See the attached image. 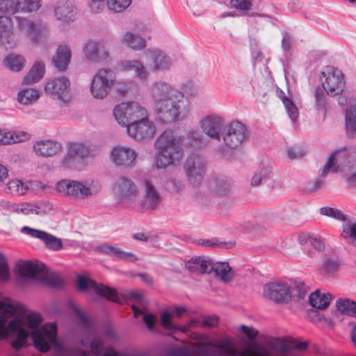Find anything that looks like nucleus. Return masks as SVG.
I'll list each match as a JSON object with an SVG mask.
<instances>
[{"label": "nucleus", "instance_id": "774afa93", "mask_svg": "<svg viewBox=\"0 0 356 356\" xmlns=\"http://www.w3.org/2000/svg\"><path fill=\"white\" fill-rule=\"evenodd\" d=\"M243 353V356H269L266 349L264 347H259L257 350L254 351L250 348H245Z\"/></svg>", "mask_w": 356, "mask_h": 356}, {"label": "nucleus", "instance_id": "4d7b16f0", "mask_svg": "<svg viewBox=\"0 0 356 356\" xmlns=\"http://www.w3.org/2000/svg\"><path fill=\"white\" fill-rule=\"evenodd\" d=\"M108 1V0H88V6L91 13L95 14L101 13L105 10Z\"/></svg>", "mask_w": 356, "mask_h": 356}, {"label": "nucleus", "instance_id": "4468645a", "mask_svg": "<svg viewBox=\"0 0 356 356\" xmlns=\"http://www.w3.org/2000/svg\"><path fill=\"white\" fill-rule=\"evenodd\" d=\"M264 296L277 303L288 302L291 298V287L284 282H269L264 286Z\"/></svg>", "mask_w": 356, "mask_h": 356}, {"label": "nucleus", "instance_id": "3c124183", "mask_svg": "<svg viewBox=\"0 0 356 356\" xmlns=\"http://www.w3.org/2000/svg\"><path fill=\"white\" fill-rule=\"evenodd\" d=\"M131 3V0H108V9L113 13H122Z\"/></svg>", "mask_w": 356, "mask_h": 356}, {"label": "nucleus", "instance_id": "393cba45", "mask_svg": "<svg viewBox=\"0 0 356 356\" xmlns=\"http://www.w3.org/2000/svg\"><path fill=\"white\" fill-rule=\"evenodd\" d=\"M43 264H34L30 261H24L17 264L16 270L18 275L25 279L38 281Z\"/></svg>", "mask_w": 356, "mask_h": 356}, {"label": "nucleus", "instance_id": "5fc2aeb1", "mask_svg": "<svg viewBox=\"0 0 356 356\" xmlns=\"http://www.w3.org/2000/svg\"><path fill=\"white\" fill-rule=\"evenodd\" d=\"M320 213L323 216L332 218L339 221L346 220V216L339 210L335 208L324 207L320 209Z\"/></svg>", "mask_w": 356, "mask_h": 356}, {"label": "nucleus", "instance_id": "58836bf2", "mask_svg": "<svg viewBox=\"0 0 356 356\" xmlns=\"http://www.w3.org/2000/svg\"><path fill=\"white\" fill-rule=\"evenodd\" d=\"M331 295L330 293L321 294L319 291L312 293L309 297L311 306L317 309H325L330 305Z\"/></svg>", "mask_w": 356, "mask_h": 356}, {"label": "nucleus", "instance_id": "a878e982", "mask_svg": "<svg viewBox=\"0 0 356 356\" xmlns=\"http://www.w3.org/2000/svg\"><path fill=\"white\" fill-rule=\"evenodd\" d=\"M101 43L95 40H88L83 47V54L88 60L99 62L102 59L106 58L107 52L101 50Z\"/></svg>", "mask_w": 356, "mask_h": 356}, {"label": "nucleus", "instance_id": "4c0bfd02", "mask_svg": "<svg viewBox=\"0 0 356 356\" xmlns=\"http://www.w3.org/2000/svg\"><path fill=\"white\" fill-rule=\"evenodd\" d=\"M38 282L46 286L56 288L60 287L63 283L60 277L56 273L49 272L44 265L42 268Z\"/></svg>", "mask_w": 356, "mask_h": 356}, {"label": "nucleus", "instance_id": "f704fd0d", "mask_svg": "<svg viewBox=\"0 0 356 356\" xmlns=\"http://www.w3.org/2000/svg\"><path fill=\"white\" fill-rule=\"evenodd\" d=\"M340 261L334 257H326L323 259L320 266V273L323 277H333L339 270Z\"/></svg>", "mask_w": 356, "mask_h": 356}, {"label": "nucleus", "instance_id": "6e6552de", "mask_svg": "<svg viewBox=\"0 0 356 356\" xmlns=\"http://www.w3.org/2000/svg\"><path fill=\"white\" fill-rule=\"evenodd\" d=\"M147 113V109L136 101L118 104L114 107L113 111L115 120L122 127H126L131 124V122H135L140 118H144V115L145 116Z\"/></svg>", "mask_w": 356, "mask_h": 356}, {"label": "nucleus", "instance_id": "2f4dec72", "mask_svg": "<svg viewBox=\"0 0 356 356\" xmlns=\"http://www.w3.org/2000/svg\"><path fill=\"white\" fill-rule=\"evenodd\" d=\"M40 97V92L36 88H24L17 95V102L23 106H30L35 104Z\"/></svg>", "mask_w": 356, "mask_h": 356}, {"label": "nucleus", "instance_id": "423d86ee", "mask_svg": "<svg viewBox=\"0 0 356 356\" xmlns=\"http://www.w3.org/2000/svg\"><path fill=\"white\" fill-rule=\"evenodd\" d=\"M56 189L65 196L75 199H84L99 193L102 186L92 180L78 181L63 179L57 182Z\"/></svg>", "mask_w": 356, "mask_h": 356}, {"label": "nucleus", "instance_id": "dca6fc26", "mask_svg": "<svg viewBox=\"0 0 356 356\" xmlns=\"http://www.w3.org/2000/svg\"><path fill=\"white\" fill-rule=\"evenodd\" d=\"M52 8L55 19L60 22L69 24L76 18L77 8L73 0H57Z\"/></svg>", "mask_w": 356, "mask_h": 356}, {"label": "nucleus", "instance_id": "72a5a7b5", "mask_svg": "<svg viewBox=\"0 0 356 356\" xmlns=\"http://www.w3.org/2000/svg\"><path fill=\"white\" fill-rule=\"evenodd\" d=\"M207 344L209 346L220 348V353L225 356H236L238 355L232 340L228 337L220 339L216 342L209 341Z\"/></svg>", "mask_w": 356, "mask_h": 356}, {"label": "nucleus", "instance_id": "37998d69", "mask_svg": "<svg viewBox=\"0 0 356 356\" xmlns=\"http://www.w3.org/2000/svg\"><path fill=\"white\" fill-rule=\"evenodd\" d=\"M289 342V340L284 338L270 337L267 341V345L277 353L286 354L291 349Z\"/></svg>", "mask_w": 356, "mask_h": 356}, {"label": "nucleus", "instance_id": "49530a36", "mask_svg": "<svg viewBox=\"0 0 356 356\" xmlns=\"http://www.w3.org/2000/svg\"><path fill=\"white\" fill-rule=\"evenodd\" d=\"M272 175V168L270 166H263L257 170L251 179V185L257 186L263 181L269 179Z\"/></svg>", "mask_w": 356, "mask_h": 356}, {"label": "nucleus", "instance_id": "a211bd4d", "mask_svg": "<svg viewBox=\"0 0 356 356\" xmlns=\"http://www.w3.org/2000/svg\"><path fill=\"white\" fill-rule=\"evenodd\" d=\"M202 132L212 139L220 140L223 128V118L218 113H211L204 116L200 121Z\"/></svg>", "mask_w": 356, "mask_h": 356}, {"label": "nucleus", "instance_id": "1a4fd4ad", "mask_svg": "<svg viewBox=\"0 0 356 356\" xmlns=\"http://www.w3.org/2000/svg\"><path fill=\"white\" fill-rule=\"evenodd\" d=\"M319 80L328 95L336 96L343 91L345 86L343 75L337 68L327 66L321 73Z\"/></svg>", "mask_w": 356, "mask_h": 356}, {"label": "nucleus", "instance_id": "f3484780", "mask_svg": "<svg viewBox=\"0 0 356 356\" xmlns=\"http://www.w3.org/2000/svg\"><path fill=\"white\" fill-rule=\"evenodd\" d=\"M144 56L149 62L152 71L164 72L170 69L172 61L166 53L159 49H147L143 52Z\"/></svg>", "mask_w": 356, "mask_h": 356}, {"label": "nucleus", "instance_id": "7ed1b4c3", "mask_svg": "<svg viewBox=\"0 0 356 356\" xmlns=\"http://www.w3.org/2000/svg\"><path fill=\"white\" fill-rule=\"evenodd\" d=\"M183 140L175 131H164L155 140L154 165L157 169L164 170L179 163L183 157Z\"/></svg>", "mask_w": 356, "mask_h": 356}, {"label": "nucleus", "instance_id": "c756f323", "mask_svg": "<svg viewBox=\"0 0 356 356\" xmlns=\"http://www.w3.org/2000/svg\"><path fill=\"white\" fill-rule=\"evenodd\" d=\"M31 135L24 131H6L0 129V145H10L28 140Z\"/></svg>", "mask_w": 356, "mask_h": 356}, {"label": "nucleus", "instance_id": "69168bd1", "mask_svg": "<svg viewBox=\"0 0 356 356\" xmlns=\"http://www.w3.org/2000/svg\"><path fill=\"white\" fill-rule=\"evenodd\" d=\"M33 202H23L19 204L16 208L15 211L17 213L24 215L34 214Z\"/></svg>", "mask_w": 356, "mask_h": 356}, {"label": "nucleus", "instance_id": "8fccbe9b", "mask_svg": "<svg viewBox=\"0 0 356 356\" xmlns=\"http://www.w3.org/2000/svg\"><path fill=\"white\" fill-rule=\"evenodd\" d=\"M103 346L104 343L100 339H94L90 344L91 352L82 350L79 352V356H99L102 352Z\"/></svg>", "mask_w": 356, "mask_h": 356}, {"label": "nucleus", "instance_id": "e433bc0d", "mask_svg": "<svg viewBox=\"0 0 356 356\" xmlns=\"http://www.w3.org/2000/svg\"><path fill=\"white\" fill-rule=\"evenodd\" d=\"M44 74V64L42 61H36L24 76L23 83L25 84H32L39 81Z\"/></svg>", "mask_w": 356, "mask_h": 356}, {"label": "nucleus", "instance_id": "f03ea898", "mask_svg": "<svg viewBox=\"0 0 356 356\" xmlns=\"http://www.w3.org/2000/svg\"><path fill=\"white\" fill-rule=\"evenodd\" d=\"M198 92L197 85L192 81L185 82L181 91L177 90L170 83L159 81L150 88L154 102V108L158 120L164 123H171L183 119L189 112V105L184 96H195Z\"/></svg>", "mask_w": 356, "mask_h": 356}, {"label": "nucleus", "instance_id": "bb28decb", "mask_svg": "<svg viewBox=\"0 0 356 356\" xmlns=\"http://www.w3.org/2000/svg\"><path fill=\"white\" fill-rule=\"evenodd\" d=\"M97 250L110 257H115L119 259L135 262L138 260V257L131 253L122 250L121 248L106 243L102 244L97 248Z\"/></svg>", "mask_w": 356, "mask_h": 356}, {"label": "nucleus", "instance_id": "20e7f679", "mask_svg": "<svg viewBox=\"0 0 356 356\" xmlns=\"http://www.w3.org/2000/svg\"><path fill=\"white\" fill-rule=\"evenodd\" d=\"M330 172H341L348 188L356 186V161L350 158V153L346 149L331 154L319 175L324 177Z\"/></svg>", "mask_w": 356, "mask_h": 356}, {"label": "nucleus", "instance_id": "e2e57ef3", "mask_svg": "<svg viewBox=\"0 0 356 356\" xmlns=\"http://www.w3.org/2000/svg\"><path fill=\"white\" fill-rule=\"evenodd\" d=\"M184 188L182 181L179 179H172L165 184V188L170 193H178Z\"/></svg>", "mask_w": 356, "mask_h": 356}, {"label": "nucleus", "instance_id": "a19ab883", "mask_svg": "<svg viewBox=\"0 0 356 356\" xmlns=\"http://www.w3.org/2000/svg\"><path fill=\"white\" fill-rule=\"evenodd\" d=\"M24 0H0V11L15 15L22 13Z\"/></svg>", "mask_w": 356, "mask_h": 356}, {"label": "nucleus", "instance_id": "2eb2a0df", "mask_svg": "<svg viewBox=\"0 0 356 356\" xmlns=\"http://www.w3.org/2000/svg\"><path fill=\"white\" fill-rule=\"evenodd\" d=\"M78 288L81 291L87 289H93L95 292L107 300L115 302H120V298L116 291L102 284H97L92 280H89L84 276L79 275L78 277Z\"/></svg>", "mask_w": 356, "mask_h": 356}, {"label": "nucleus", "instance_id": "864d4df0", "mask_svg": "<svg viewBox=\"0 0 356 356\" xmlns=\"http://www.w3.org/2000/svg\"><path fill=\"white\" fill-rule=\"evenodd\" d=\"M69 147H70V151L79 158L83 159L88 157L90 154V147L84 143H74Z\"/></svg>", "mask_w": 356, "mask_h": 356}, {"label": "nucleus", "instance_id": "412c9836", "mask_svg": "<svg viewBox=\"0 0 356 356\" xmlns=\"http://www.w3.org/2000/svg\"><path fill=\"white\" fill-rule=\"evenodd\" d=\"M138 154L135 149L122 145L113 147L111 152L112 161L119 166L132 167L135 165V161Z\"/></svg>", "mask_w": 356, "mask_h": 356}, {"label": "nucleus", "instance_id": "de8ad7c7", "mask_svg": "<svg viewBox=\"0 0 356 356\" xmlns=\"http://www.w3.org/2000/svg\"><path fill=\"white\" fill-rule=\"evenodd\" d=\"M346 127L348 133L356 134V103L346 109Z\"/></svg>", "mask_w": 356, "mask_h": 356}, {"label": "nucleus", "instance_id": "473e14b6", "mask_svg": "<svg viewBox=\"0 0 356 356\" xmlns=\"http://www.w3.org/2000/svg\"><path fill=\"white\" fill-rule=\"evenodd\" d=\"M122 43L135 51H140L145 48V39L131 31L126 32L122 38Z\"/></svg>", "mask_w": 356, "mask_h": 356}, {"label": "nucleus", "instance_id": "cd10ccee", "mask_svg": "<svg viewBox=\"0 0 356 356\" xmlns=\"http://www.w3.org/2000/svg\"><path fill=\"white\" fill-rule=\"evenodd\" d=\"M60 149V144L52 140H38L33 145V149L35 154L44 157L55 155Z\"/></svg>", "mask_w": 356, "mask_h": 356}, {"label": "nucleus", "instance_id": "c03bdc74", "mask_svg": "<svg viewBox=\"0 0 356 356\" xmlns=\"http://www.w3.org/2000/svg\"><path fill=\"white\" fill-rule=\"evenodd\" d=\"M337 309L341 313L356 317V302L348 298H339L336 302Z\"/></svg>", "mask_w": 356, "mask_h": 356}, {"label": "nucleus", "instance_id": "680f3d73", "mask_svg": "<svg viewBox=\"0 0 356 356\" xmlns=\"http://www.w3.org/2000/svg\"><path fill=\"white\" fill-rule=\"evenodd\" d=\"M316 107L318 109H324L326 105V98L324 92L319 87L316 88L314 93Z\"/></svg>", "mask_w": 356, "mask_h": 356}, {"label": "nucleus", "instance_id": "c9c22d12", "mask_svg": "<svg viewBox=\"0 0 356 356\" xmlns=\"http://www.w3.org/2000/svg\"><path fill=\"white\" fill-rule=\"evenodd\" d=\"M276 95L283 103L289 117L294 122L298 118L299 114L296 105L286 96L285 92L279 88L276 89Z\"/></svg>", "mask_w": 356, "mask_h": 356}, {"label": "nucleus", "instance_id": "052dcab7", "mask_svg": "<svg viewBox=\"0 0 356 356\" xmlns=\"http://www.w3.org/2000/svg\"><path fill=\"white\" fill-rule=\"evenodd\" d=\"M343 232L346 233L351 240V243L356 246V221L346 223L343 225Z\"/></svg>", "mask_w": 356, "mask_h": 356}, {"label": "nucleus", "instance_id": "6ab92c4d", "mask_svg": "<svg viewBox=\"0 0 356 356\" xmlns=\"http://www.w3.org/2000/svg\"><path fill=\"white\" fill-rule=\"evenodd\" d=\"M21 232L31 238L42 241L45 247L52 251H59L63 248L62 240L45 231L24 226Z\"/></svg>", "mask_w": 356, "mask_h": 356}, {"label": "nucleus", "instance_id": "9b49d317", "mask_svg": "<svg viewBox=\"0 0 356 356\" xmlns=\"http://www.w3.org/2000/svg\"><path fill=\"white\" fill-rule=\"evenodd\" d=\"M44 92L52 99L60 102L62 105H67L71 99L70 82L66 77L53 79L44 86Z\"/></svg>", "mask_w": 356, "mask_h": 356}, {"label": "nucleus", "instance_id": "ea45409f", "mask_svg": "<svg viewBox=\"0 0 356 356\" xmlns=\"http://www.w3.org/2000/svg\"><path fill=\"white\" fill-rule=\"evenodd\" d=\"M212 270L223 282H229L233 277V272L227 262L212 263Z\"/></svg>", "mask_w": 356, "mask_h": 356}, {"label": "nucleus", "instance_id": "b1692460", "mask_svg": "<svg viewBox=\"0 0 356 356\" xmlns=\"http://www.w3.org/2000/svg\"><path fill=\"white\" fill-rule=\"evenodd\" d=\"M118 70L122 72H134V76L138 79L145 81L149 76L146 66L138 60H124L118 64Z\"/></svg>", "mask_w": 356, "mask_h": 356}, {"label": "nucleus", "instance_id": "79ce46f5", "mask_svg": "<svg viewBox=\"0 0 356 356\" xmlns=\"http://www.w3.org/2000/svg\"><path fill=\"white\" fill-rule=\"evenodd\" d=\"M29 190V185L21 179H13L10 180L5 187L7 193L23 195Z\"/></svg>", "mask_w": 356, "mask_h": 356}, {"label": "nucleus", "instance_id": "bf43d9fd", "mask_svg": "<svg viewBox=\"0 0 356 356\" xmlns=\"http://www.w3.org/2000/svg\"><path fill=\"white\" fill-rule=\"evenodd\" d=\"M161 321L163 329L165 330L176 332L179 330L178 326L171 322L170 314L166 312H163L161 314Z\"/></svg>", "mask_w": 356, "mask_h": 356}, {"label": "nucleus", "instance_id": "39448f33", "mask_svg": "<svg viewBox=\"0 0 356 356\" xmlns=\"http://www.w3.org/2000/svg\"><path fill=\"white\" fill-rule=\"evenodd\" d=\"M248 136V130L243 123L238 120L232 121L224 127L220 136L222 143L216 148V151L225 156L228 149L240 147L247 140Z\"/></svg>", "mask_w": 356, "mask_h": 356}, {"label": "nucleus", "instance_id": "0eeeda50", "mask_svg": "<svg viewBox=\"0 0 356 356\" xmlns=\"http://www.w3.org/2000/svg\"><path fill=\"white\" fill-rule=\"evenodd\" d=\"M116 74L110 68L99 70L93 76L90 85V92L95 99H104L115 87Z\"/></svg>", "mask_w": 356, "mask_h": 356}, {"label": "nucleus", "instance_id": "603ef678", "mask_svg": "<svg viewBox=\"0 0 356 356\" xmlns=\"http://www.w3.org/2000/svg\"><path fill=\"white\" fill-rule=\"evenodd\" d=\"M188 136L192 140L189 145L191 148H200L208 144L207 139L197 131H190L188 133Z\"/></svg>", "mask_w": 356, "mask_h": 356}, {"label": "nucleus", "instance_id": "13d9d810", "mask_svg": "<svg viewBox=\"0 0 356 356\" xmlns=\"http://www.w3.org/2000/svg\"><path fill=\"white\" fill-rule=\"evenodd\" d=\"M42 6V0H24L23 13L37 12Z\"/></svg>", "mask_w": 356, "mask_h": 356}, {"label": "nucleus", "instance_id": "9d476101", "mask_svg": "<svg viewBox=\"0 0 356 356\" xmlns=\"http://www.w3.org/2000/svg\"><path fill=\"white\" fill-rule=\"evenodd\" d=\"M115 199L123 204L134 202L138 196V190L134 181L125 176L118 179L113 185Z\"/></svg>", "mask_w": 356, "mask_h": 356}, {"label": "nucleus", "instance_id": "f257e3e1", "mask_svg": "<svg viewBox=\"0 0 356 356\" xmlns=\"http://www.w3.org/2000/svg\"><path fill=\"white\" fill-rule=\"evenodd\" d=\"M0 312L6 317L15 316L7 323L6 318L0 316V340L15 337L12 347L18 350L27 343L29 333L24 326L31 330V337L34 347L42 353L47 352L57 341V326L54 323H46L42 327L41 315L31 312L22 304L12 301L9 298L0 297Z\"/></svg>", "mask_w": 356, "mask_h": 356}, {"label": "nucleus", "instance_id": "aec40b11", "mask_svg": "<svg viewBox=\"0 0 356 356\" xmlns=\"http://www.w3.org/2000/svg\"><path fill=\"white\" fill-rule=\"evenodd\" d=\"M143 198L141 207L147 210H153L157 208L161 202V196L152 180L145 179L142 184Z\"/></svg>", "mask_w": 356, "mask_h": 356}, {"label": "nucleus", "instance_id": "09e8293b", "mask_svg": "<svg viewBox=\"0 0 356 356\" xmlns=\"http://www.w3.org/2000/svg\"><path fill=\"white\" fill-rule=\"evenodd\" d=\"M6 65L13 72H19L25 65V59L19 55H9L5 59Z\"/></svg>", "mask_w": 356, "mask_h": 356}, {"label": "nucleus", "instance_id": "5701e85b", "mask_svg": "<svg viewBox=\"0 0 356 356\" xmlns=\"http://www.w3.org/2000/svg\"><path fill=\"white\" fill-rule=\"evenodd\" d=\"M15 19L18 30L33 42L38 43L40 40L39 24L33 21L22 16H15Z\"/></svg>", "mask_w": 356, "mask_h": 356}, {"label": "nucleus", "instance_id": "ddd939ff", "mask_svg": "<svg viewBox=\"0 0 356 356\" xmlns=\"http://www.w3.org/2000/svg\"><path fill=\"white\" fill-rule=\"evenodd\" d=\"M205 168V160L198 154H191L184 163L186 175L190 182L194 185L200 184Z\"/></svg>", "mask_w": 356, "mask_h": 356}, {"label": "nucleus", "instance_id": "338daca9", "mask_svg": "<svg viewBox=\"0 0 356 356\" xmlns=\"http://www.w3.org/2000/svg\"><path fill=\"white\" fill-rule=\"evenodd\" d=\"M8 266L5 256L0 252V279L6 280L8 279Z\"/></svg>", "mask_w": 356, "mask_h": 356}, {"label": "nucleus", "instance_id": "7c9ffc66", "mask_svg": "<svg viewBox=\"0 0 356 356\" xmlns=\"http://www.w3.org/2000/svg\"><path fill=\"white\" fill-rule=\"evenodd\" d=\"M71 58V50L65 44L58 47L56 52L52 58L53 63L58 70H64L68 65Z\"/></svg>", "mask_w": 356, "mask_h": 356}, {"label": "nucleus", "instance_id": "6e6d98bb", "mask_svg": "<svg viewBox=\"0 0 356 356\" xmlns=\"http://www.w3.org/2000/svg\"><path fill=\"white\" fill-rule=\"evenodd\" d=\"M34 214L44 216L49 213L53 209V204L49 201L33 202Z\"/></svg>", "mask_w": 356, "mask_h": 356}, {"label": "nucleus", "instance_id": "f8f14e48", "mask_svg": "<svg viewBox=\"0 0 356 356\" xmlns=\"http://www.w3.org/2000/svg\"><path fill=\"white\" fill-rule=\"evenodd\" d=\"M129 136L139 141L151 138L156 131V127L149 118V114L126 126Z\"/></svg>", "mask_w": 356, "mask_h": 356}, {"label": "nucleus", "instance_id": "c85d7f7f", "mask_svg": "<svg viewBox=\"0 0 356 356\" xmlns=\"http://www.w3.org/2000/svg\"><path fill=\"white\" fill-rule=\"evenodd\" d=\"M186 268L197 274L209 273L212 271V261L204 257H193L186 263Z\"/></svg>", "mask_w": 356, "mask_h": 356}, {"label": "nucleus", "instance_id": "0e129e2a", "mask_svg": "<svg viewBox=\"0 0 356 356\" xmlns=\"http://www.w3.org/2000/svg\"><path fill=\"white\" fill-rule=\"evenodd\" d=\"M115 90L118 95L125 96L132 88V84L129 81H117Z\"/></svg>", "mask_w": 356, "mask_h": 356}, {"label": "nucleus", "instance_id": "a18cd8bd", "mask_svg": "<svg viewBox=\"0 0 356 356\" xmlns=\"http://www.w3.org/2000/svg\"><path fill=\"white\" fill-rule=\"evenodd\" d=\"M232 8H234L242 15L254 16V13H251L253 4L251 0H230Z\"/></svg>", "mask_w": 356, "mask_h": 356}, {"label": "nucleus", "instance_id": "4be33fe9", "mask_svg": "<svg viewBox=\"0 0 356 356\" xmlns=\"http://www.w3.org/2000/svg\"><path fill=\"white\" fill-rule=\"evenodd\" d=\"M17 38L9 17L0 16V47L11 49L17 45Z\"/></svg>", "mask_w": 356, "mask_h": 356}]
</instances>
